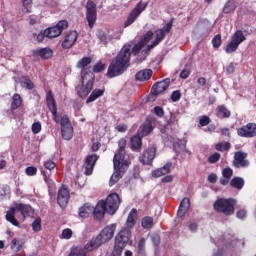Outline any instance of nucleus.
<instances>
[{
  "mask_svg": "<svg viewBox=\"0 0 256 256\" xmlns=\"http://www.w3.org/2000/svg\"><path fill=\"white\" fill-rule=\"evenodd\" d=\"M129 67H131V48L129 46H124L116 57L111 60L106 77H108V79L121 77Z\"/></svg>",
  "mask_w": 256,
  "mask_h": 256,
  "instance_id": "1",
  "label": "nucleus"
},
{
  "mask_svg": "<svg viewBox=\"0 0 256 256\" xmlns=\"http://www.w3.org/2000/svg\"><path fill=\"white\" fill-rule=\"evenodd\" d=\"M115 231H117V224L113 223L105 226L96 237H93L85 244V249H87V251L99 249L101 245H105V243H109V241L113 239Z\"/></svg>",
  "mask_w": 256,
  "mask_h": 256,
  "instance_id": "2",
  "label": "nucleus"
},
{
  "mask_svg": "<svg viewBox=\"0 0 256 256\" xmlns=\"http://www.w3.org/2000/svg\"><path fill=\"white\" fill-rule=\"evenodd\" d=\"M20 213L24 219H27V217H31L33 213H35V210H33V207L29 204L24 203H15L14 207L10 208L6 212V221L8 223H11V225H14V227H19L20 223L17 218H15V213Z\"/></svg>",
  "mask_w": 256,
  "mask_h": 256,
  "instance_id": "3",
  "label": "nucleus"
},
{
  "mask_svg": "<svg viewBox=\"0 0 256 256\" xmlns=\"http://www.w3.org/2000/svg\"><path fill=\"white\" fill-rule=\"evenodd\" d=\"M131 237H133L131 230L129 228H122L115 236L112 256H121L127 245H133Z\"/></svg>",
  "mask_w": 256,
  "mask_h": 256,
  "instance_id": "4",
  "label": "nucleus"
},
{
  "mask_svg": "<svg viewBox=\"0 0 256 256\" xmlns=\"http://www.w3.org/2000/svg\"><path fill=\"white\" fill-rule=\"evenodd\" d=\"M237 200L235 198H218L213 203V209L216 213L225 215V217H231L235 214V207Z\"/></svg>",
  "mask_w": 256,
  "mask_h": 256,
  "instance_id": "5",
  "label": "nucleus"
},
{
  "mask_svg": "<svg viewBox=\"0 0 256 256\" xmlns=\"http://www.w3.org/2000/svg\"><path fill=\"white\" fill-rule=\"evenodd\" d=\"M81 85L76 87L77 95L81 99H85L93 91V85L95 84V75L81 76Z\"/></svg>",
  "mask_w": 256,
  "mask_h": 256,
  "instance_id": "6",
  "label": "nucleus"
},
{
  "mask_svg": "<svg viewBox=\"0 0 256 256\" xmlns=\"http://www.w3.org/2000/svg\"><path fill=\"white\" fill-rule=\"evenodd\" d=\"M113 165L114 173L109 180L110 187H113V185H115L123 177V175H125L129 164L121 160H113Z\"/></svg>",
  "mask_w": 256,
  "mask_h": 256,
  "instance_id": "7",
  "label": "nucleus"
},
{
  "mask_svg": "<svg viewBox=\"0 0 256 256\" xmlns=\"http://www.w3.org/2000/svg\"><path fill=\"white\" fill-rule=\"evenodd\" d=\"M243 41H247V37L243 33V30H236L231 36V41L226 45L225 52L235 53V51L239 49V45H241Z\"/></svg>",
  "mask_w": 256,
  "mask_h": 256,
  "instance_id": "8",
  "label": "nucleus"
},
{
  "mask_svg": "<svg viewBox=\"0 0 256 256\" xmlns=\"http://www.w3.org/2000/svg\"><path fill=\"white\" fill-rule=\"evenodd\" d=\"M149 7V2H144L143 0H140L134 9L129 13L126 21L124 22V27H129L130 25H133L134 21H137L139 18V15L145 11Z\"/></svg>",
  "mask_w": 256,
  "mask_h": 256,
  "instance_id": "9",
  "label": "nucleus"
},
{
  "mask_svg": "<svg viewBox=\"0 0 256 256\" xmlns=\"http://www.w3.org/2000/svg\"><path fill=\"white\" fill-rule=\"evenodd\" d=\"M104 204L107 214L115 215L119 209V206L121 205V198L119 197V194L112 193L106 198V200H104Z\"/></svg>",
  "mask_w": 256,
  "mask_h": 256,
  "instance_id": "10",
  "label": "nucleus"
},
{
  "mask_svg": "<svg viewBox=\"0 0 256 256\" xmlns=\"http://www.w3.org/2000/svg\"><path fill=\"white\" fill-rule=\"evenodd\" d=\"M59 123L62 137L65 139V141H71V139H73V125H71L69 116H67V114L61 116Z\"/></svg>",
  "mask_w": 256,
  "mask_h": 256,
  "instance_id": "11",
  "label": "nucleus"
},
{
  "mask_svg": "<svg viewBox=\"0 0 256 256\" xmlns=\"http://www.w3.org/2000/svg\"><path fill=\"white\" fill-rule=\"evenodd\" d=\"M157 157V144L150 145L139 157L142 165H153V161Z\"/></svg>",
  "mask_w": 256,
  "mask_h": 256,
  "instance_id": "12",
  "label": "nucleus"
},
{
  "mask_svg": "<svg viewBox=\"0 0 256 256\" xmlns=\"http://www.w3.org/2000/svg\"><path fill=\"white\" fill-rule=\"evenodd\" d=\"M46 103L50 113L52 114V119L57 124H59V120L63 115L57 113V102L55 101V96L52 91H48L46 94Z\"/></svg>",
  "mask_w": 256,
  "mask_h": 256,
  "instance_id": "13",
  "label": "nucleus"
},
{
  "mask_svg": "<svg viewBox=\"0 0 256 256\" xmlns=\"http://www.w3.org/2000/svg\"><path fill=\"white\" fill-rule=\"evenodd\" d=\"M68 27L69 22H67V20H60L55 26L45 29L47 38L55 39V37H59Z\"/></svg>",
  "mask_w": 256,
  "mask_h": 256,
  "instance_id": "14",
  "label": "nucleus"
},
{
  "mask_svg": "<svg viewBox=\"0 0 256 256\" xmlns=\"http://www.w3.org/2000/svg\"><path fill=\"white\" fill-rule=\"evenodd\" d=\"M91 63H93V59L89 56H85L77 62L76 67L77 69H81V77H91V75H95L91 72V68H89Z\"/></svg>",
  "mask_w": 256,
  "mask_h": 256,
  "instance_id": "15",
  "label": "nucleus"
},
{
  "mask_svg": "<svg viewBox=\"0 0 256 256\" xmlns=\"http://www.w3.org/2000/svg\"><path fill=\"white\" fill-rule=\"evenodd\" d=\"M86 19L90 29H93L97 21V5L91 0H88L86 5Z\"/></svg>",
  "mask_w": 256,
  "mask_h": 256,
  "instance_id": "16",
  "label": "nucleus"
},
{
  "mask_svg": "<svg viewBox=\"0 0 256 256\" xmlns=\"http://www.w3.org/2000/svg\"><path fill=\"white\" fill-rule=\"evenodd\" d=\"M237 135L238 137L253 139V137H256V123L249 122L246 125L238 128Z\"/></svg>",
  "mask_w": 256,
  "mask_h": 256,
  "instance_id": "17",
  "label": "nucleus"
},
{
  "mask_svg": "<svg viewBox=\"0 0 256 256\" xmlns=\"http://www.w3.org/2000/svg\"><path fill=\"white\" fill-rule=\"evenodd\" d=\"M69 199H71L69 188H67L65 185H62V187L58 190L57 195V203L59 207H61V209H65L69 204Z\"/></svg>",
  "mask_w": 256,
  "mask_h": 256,
  "instance_id": "18",
  "label": "nucleus"
},
{
  "mask_svg": "<svg viewBox=\"0 0 256 256\" xmlns=\"http://www.w3.org/2000/svg\"><path fill=\"white\" fill-rule=\"evenodd\" d=\"M97 161H99V155L97 154H89L86 156L83 165L85 175L89 176L93 174V169H95Z\"/></svg>",
  "mask_w": 256,
  "mask_h": 256,
  "instance_id": "19",
  "label": "nucleus"
},
{
  "mask_svg": "<svg viewBox=\"0 0 256 256\" xmlns=\"http://www.w3.org/2000/svg\"><path fill=\"white\" fill-rule=\"evenodd\" d=\"M170 84H171L170 78H166L163 81L155 83L152 87L151 94L154 95V97H159L161 93H165V91L169 89Z\"/></svg>",
  "mask_w": 256,
  "mask_h": 256,
  "instance_id": "20",
  "label": "nucleus"
},
{
  "mask_svg": "<svg viewBox=\"0 0 256 256\" xmlns=\"http://www.w3.org/2000/svg\"><path fill=\"white\" fill-rule=\"evenodd\" d=\"M154 125L155 122L152 119H146V121L139 127L138 135H140V137H147V135H151L155 129Z\"/></svg>",
  "mask_w": 256,
  "mask_h": 256,
  "instance_id": "21",
  "label": "nucleus"
},
{
  "mask_svg": "<svg viewBox=\"0 0 256 256\" xmlns=\"http://www.w3.org/2000/svg\"><path fill=\"white\" fill-rule=\"evenodd\" d=\"M105 213H107V208L105 207V200H100L96 207H93L92 214L94 219L101 221L105 218Z\"/></svg>",
  "mask_w": 256,
  "mask_h": 256,
  "instance_id": "22",
  "label": "nucleus"
},
{
  "mask_svg": "<svg viewBox=\"0 0 256 256\" xmlns=\"http://www.w3.org/2000/svg\"><path fill=\"white\" fill-rule=\"evenodd\" d=\"M234 167L240 169V167H249V161L247 160V153L236 152L234 155Z\"/></svg>",
  "mask_w": 256,
  "mask_h": 256,
  "instance_id": "23",
  "label": "nucleus"
},
{
  "mask_svg": "<svg viewBox=\"0 0 256 256\" xmlns=\"http://www.w3.org/2000/svg\"><path fill=\"white\" fill-rule=\"evenodd\" d=\"M118 147V151L114 155L113 161L127 162V160H125V147H127V140L125 138H121L118 141Z\"/></svg>",
  "mask_w": 256,
  "mask_h": 256,
  "instance_id": "24",
  "label": "nucleus"
},
{
  "mask_svg": "<svg viewBox=\"0 0 256 256\" xmlns=\"http://www.w3.org/2000/svg\"><path fill=\"white\" fill-rule=\"evenodd\" d=\"M77 37H79V34L77 31H71L69 32L64 41L62 42L63 49H71L72 46L75 45V42L77 41Z\"/></svg>",
  "mask_w": 256,
  "mask_h": 256,
  "instance_id": "25",
  "label": "nucleus"
},
{
  "mask_svg": "<svg viewBox=\"0 0 256 256\" xmlns=\"http://www.w3.org/2000/svg\"><path fill=\"white\" fill-rule=\"evenodd\" d=\"M137 219H138L137 209L133 208L128 214V217L125 222L126 227L124 228L129 229L131 231V229H133V227L137 225Z\"/></svg>",
  "mask_w": 256,
  "mask_h": 256,
  "instance_id": "26",
  "label": "nucleus"
},
{
  "mask_svg": "<svg viewBox=\"0 0 256 256\" xmlns=\"http://www.w3.org/2000/svg\"><path fill=\"white\" fill-rule=\"evenodd\" d=\"M171 167H173V163L168 162L163 167H160L154 171H152V177H163V175H167L171 173Z\"/></svg>",
  "mask_w": 256,
  "mask_h": 256,
  "instance_id": "27",
  "label": "nucleus"
},
{
  "mask_svg": "<svg viewBox=\"0 0 256 256\" xmlns=\"http://www.w3.org/2000/svg\"><path fill=\"white\" fill-rule=\"evenodd\" d=\"M130 147L132 151H141L143 147V137L141 135H134L130 139Z\"/></svg>",
  "mask_w": 256,
  "mask_h": 256,
  "instance_id": "28",
  "label": "nucleus"
},
{
  "mask_svg": "<svg viewBox=\"0 0 256 256\" xmlns=\"http://www.w3.org/2000/svg\"><path fill=\"white\" fill-rule=\"evenodd\" d=\"M153 77V70L151 69H144L140 70L139 72L136 73L135 79L136 81H149Z\"/></svg>",
  "mask_w": 256,
  "mask_h": 256,
  "instance_id": "29",
  "label": "nucleus"
},
{
  "mask_svg": "<svg viewBox=\"0 0 256 256\" xmlns=\"http://www.w3.org/2000/svg\"><path fill=\"white\" fill-rule=\"evenodd\" d=\"M78 215L81 219H87L89 215H93V206L90 203H85L79 208Z\"/></svg>",
  "mask_w": 256,
  "mask_h": 256,
  "instance_id": "30",
  "label": "nucleus"
},
{
  "mask_svg": "<svg viewBox=\"0 0 256 256\" xmlns=\"http://www.w3.org/2000/svg\"><path fill=\"white\" fill-rule=\"evenodd\" d=\"M216 116L218 119H229V117H231V110L225 105H218L216 108Z\"/></svg>",
  "mask_w": 256,
  "mask_h": 256,
  "instance_id": "31",
  "label": "nucleus"
},
{
  "mask_svg": "<svg viewBox=\"0 0 256 256\" xmlns=\"http://www.w3.org/2000/svg\"><path fill=\"white\" fill-rule=\"evenodd\" d=\"M34 55H39L41 59H50L53 57V50L51 48H41L33 51Z\"/></svg>",
  "mask_w": 256,
  "mask_h": 256,
  "instance_id": "32",
  "label": "nucleus"
},
{
  "mask_svg": "<svg viewBox=\"0 0 256 256\" xmlns=\"http://www.w3.org/2000/svg\"><path fill=\"white\" fill-rule=\"evenodd\" d=\"M25 246V240L21 238H13L10 243V249H14L16 253H19L21 249Z\"/></svg>",
  "mask_w": 256,
  "mask_h": 256,
  "instance_id": "33",
  "label": "nucleus"
},
{
  "mask_svg": "<svg viewBox=\"0 0 256 256\" xmlns=\"http://www.w3.org/2000/svg\"><path fill=\"white\" fill-rule=\"evenodd\" d=\"M103 95H105V89H94L86 99V103H93V101H97V99H99V97H103Z\"/></svg>",
  "mask_w": 256,
  "mask_h": 256,
  "instance_id": "34",
  "label": "nucleus"
},
{
  "mask_svg": "<svg viewBox=\"0 0 256 256\" xmlns=\"http://www.w3.org/2000/svg\"><path fill=\"white\" fill-rule=\"evenodd\" d=\"M230 186L233 187V189H238V191H241V189L245 187V180L241 177H234L230 181Z\"/></svg>",
  "mask_w": 256,
  "mask_h": 256,
  "instance_id": "35",
  "label": "nucleus"
},
{
  "mask_svg": "<svg viewBox=\"0 0 256 256\" xmlns=\"http://www.w3.org/2000/svg\"><path fill=\"white\" fill-rule=\"evenodd\" d=\"M21 105H23V99L21 98V95L15 93L12 97L10 109L12 111H16V109H19V107H21Z\"/></svg>",
  "mask_w": 256,
  "mask_h": 256,
  "instance_id": "36",
  "label": "nucleus"
},
{
  "mask_svg": "<svg viewBox=\"0 0 256 256\" xmlns=\"http://www.w3.org/2000/svg\"><path fill=\"white\" fill-rule=\"evenodd\" d=\"M22 5L23 13H31L33 7V0H19Z\"/></svg>",
  "mask_w": 256,
  "mask_h": 256,
  "instance_id": "37",
  "label": "nucleus"
},
{
  "mask_svg": "<svg viewBox=\"0 0 256 256\" xmlns=\"http://www.w3.org/2000/svg\"><path fill=\"white\" fill-rule=\"evenodd\" d=\"M21 84L22 87H25V89H27L28 91L35 89V84H33V81H31V79H29V77L27 76L22 77Z\"/></svg>",
  "mask_w": 256,
  "mask_h": 256,
  "instance_id": "38",
  "label": "nucleus"
},
{
  "mask_svg": "<svg viewBox=\"0 0 256 256\" xmlns=\"http://www.w3.org/2000/svg\"><path fill=\"white\" fill-rule=\"evenodd\" d=\"M236 8H237V5L235 4V0H228L223 8V13L225 14L232 13V11Z\"/></svg>",
  "mask_w": 256,
  "mask_h": 256,
  "instance_id": "39",
  "label": "nucleus"
},
{
  "mask_svg": "<svg viewBox=\"0 0 256 256\" xmlns=\"http://www.w3.org/2000/svg\"><path fill=\"white\" fill-rule=\"evenodd\" d=\"M141 225L143 229H151L153 227V217L145 216L141 220Z\"/></svg>",
  "mask_w": 256,
  "mask_h": 256,
  "instance_id": "40",
  "label": "nucleus"
},
{
  "mask_svg": "<svg viewBox=\"0 0 256 256\" xmlns=\"http://www.w3.org/2000/svg\"><path fill=\"white\" fill-rule=\"evenodd\" d=\"M215 149L216 151H229V149H231V143L229 142H221L215 145Z\"/></svg>",
  "mask_w": 256,
  "mask_h": 256,
  "instance_id": "41",
  "label": "nucleus"
},
{
  "mask_svg": "<svg viewBox=\"0 0 256 256\" xmlns=\"http://www.w3.org/2000/svg\"><path fill=\"white\" fill-rule=\"evenodd\" d=\"M165 39V30L163 29H158L156 30V38H155V44H159L160 42Z\"/></svg>",
  "mask_w": 256,
  "mask_h": 256,
  "instance_id": "42",
  "label": "nucleus"
},
{
  "mask_svg": "<svg viewBox=\"0 0 256 256\" xmlns=\"http://www.w3.org/2000/svg\"><path fill=\"white\" fill-rule=\"evenodd\" d=\"M145 244L146 240L145 238H140L138 242V255H145Z\"/></svg>",
  "mask_w": 256,
  "mask_h": 256,
  "instance_id": "43",
  "label": "nucleus"
},
{
  "mask_svg": "<svg viewBox=\"0 0 256 256\" xmlns=\"http://www.w3.org/2000/svg\"><path fill=\"white\" fill-rule=\"evenodd\" d=\"M93 73H101L102 71H105V63L99 61L97 62L93 68H92Z\"/></svg>",
  "mask_w": 256,
  "mask_h": 256,
  "instance_id": "44",
  "label": "nucleus"
},
{
  "mask_svg": "<svg viewBox=\"0 0 256 256\" xmlns=\"http://www.w3.org/2000/svg\"><path fill=\"white\" fill-rule=\"evenodd\" d=\"M221 43H222L221 35L220 34L215 35L212 39V45L214 49H219L221 47Z\"/></svg>",
  "mask_w": 256,
  "mask_h": 256,
  "instance_id": "45",
  "label": "nucleus"
},
{
  "mask_svg": "<svg viewBox=\"0 0 256 256\" xmlns=\"http://www.w3.org/2000/svg\"><path fill=\"white\" fill-rule=\"evenodd\" d=\"M96 36L99 39V41H101V43H103L104 45H107V34H105V31L98 30Z\"/></svg>",
  "mask_w": 256,
  "mask_h": 256,
  "instance_id": "46",
  "label": "nucleus"
},
{
  "mask_svg": "<svg viewBox=\"0 0 256 256\" xmlns=\"http://www.w3.org/2000/svg\"><path fill=\"white\" fill-rule=\"evenodd\" d=\"M32 229L33 231H35L36 233H38V231H41V218H36L33 223H32Z\"/></svg>",
  "mask_w": 256,
  "mask_h": 256,
  "instance_id": "47",
  "label": "nucleus"
},
{
  "mask_svg": "<svg viewBox=\"0 0 256 256\" xmlns=\"http://www.w3.org/2000/svg\"><path fill=\"white\" fill-rule=\"evenodd\" d=\"M222 176L225 179H231L233 177V169H231L229 167L224 168L222 171Z\"/></svg>",
  "mask_w": 256,
  "mask_h": 256,
  "instance_id": "48",
  "label": "nucleus"
},
{
  "mask_svg": "<svg viewBox=\"0 0 256 256\" xmlns=\"http://www.w3.org/2000/svg\"><path fill=\"white\" fill-rule=\"evenodd\" d=\"M73 237V230L66 228L62 231V239H71Z\"/></svg>",
  "mask_w": 256,
  "mask_h": 256,
  "instance_id": "49",
  "label": "nucleus"
},
{
  "mask_svg": "<svg viewBox=\"0 0 256 256\" xmlns=\"http://www.w3.org/2000/svg\"><path fill=\"white\" fill-rule=\"evenodd\" d=\"M26 175L28 177H33L34 175H37V167L35 166H28L25 170Z\"/></svg>",
  "mask_w": 256,
  "mask_h": 256,
  "instance_id": "50",
  "label": "nucleus"
},
{
  "mask_svg": "<svg viewBox=\"0 0 256 256\" xmlns=\"http://www.w3.org/2000/svg\"><path fill=\"white\" fill-rule=\"evenodd\" d=\"M180 208L186 209L189 211V208L191 207V200L189 198H184L180 203Z\"/></svg>",
  "mask_w": 256,
  "mask_h": 256,
  "instance_id": "51",
  "label": "nucleus"
},
{
  "mask_svg": "<svg viewBox=\"0 0 256 256\" xmlns=\"http://www.w3.org/2000/svg\"><path fill=\"white\" fill-rule=\"evenodd\" d=\"M220 159H221V154L216 152L209 156L208 162L213 164V163H217V161H219Z\"/></svg>",
  "mask_w": 256,
  "mask_h": 256,
  "instance_id": "52",
  "label": "nucleus"
},
{
  "mask_svg": "<svg viewBox=\"0 0 256 256\" xmlns=\"http://www.w3.org/2000/svg\"><path fill=\"white\" fill-rule=\"evenodd\" d=\"M32 133H34V135H37V133H41V122H34L32 124Z\"/></svg>",
  "mask_w": 256,
  "mask_h": 256,
  "instance_id": "53",
  "label": "nucleus"
},
{
  "mask_svg": "<svg viewBox=\"0 0 256 256\" xmlns=\"http://www.w3.org/2000/svg\"><path fill=\"white\" fill-rule=\"evenodd\" d=\"M201 127H207L211 123V118L209 116H202L199 121Z\"/></svg>",
  "mask_w": 256,
  "mask_h": 256,
  "instance_id": "54",
  "label": "nucleus"
},
{
  "mask_svg": "<svg viewBox=\"0 0 256 256\" xmlns=\"http://www.w3.org/2000/svg\"><path fill=\"white\" fill-rule=\"evenodd\" d=\"M171 99L173 101V103H177V101H179V99H181V91L176 90L171 94Z\"/></svg>",
  "mask_w": 256,
  "mask_h": 256,
  "instance_id": "55",
  "label": "nucleus"
},
{
  "mask_svg": "<svg viewBox=\"0 0 256 256\" xmlns=\"http://www.w3.org/2000/svg\"><path fill=\"white\" fill-rule=\"evenodd\" d=\"M56 166L57 165L52 160H47L44 162V167L45 169H48V171H53Z\"/></svg>",
  "mask_w": 256,
  "mask_h": 256,
  "instance_id": "56",
  "label": "nucleus"
},
{
  "mask_svg": "<svg viewBox=\"0 0 256 256\" xmlns=\"http://www.w3.org/2000/svg\"><path fill=\"white\" fill-rule=\"evenodd\" d=\"M154 113L157 117H163L165 115V110H163V107L156 106L154 107Z\"/></svg>",
  "mask_w": 256,
  "mask_h": 256,
  "instance_id": "57",
  "label": "nucleus"
},
{
  "mask_svg": "<svg viewBox=\"0 0 256 256\" xmlns=\"http://www.w3.org/2000/svg\"><path fill=\"white\" fill-rule=\"evenodd\" d=\"M151 241L155 247H159V244L161 243V237L158 234H153L151 236Z\"/></svg>",
  "mask_w": 256,
  "mask_h": 256,
  "instance_id": "58",
  "label": "nucleus"
},
{
  "mask_svg": "<svg viewBox=\"0 0 256 256\" xmlns=\"http://www.w3.org/2000/svg\"><path fill=\"white\" fill-rule=\"evenodd\" d=\"M143 49V42H139L138 44H135L132 48L133 55H137L139 51Z\"/></svg>",
  "mask_w": 256,
  "mask_h": 256,
  "instance_id": "59",
  "label": "nucleus"
},
{
  "mask_svg": "<svg viewBox=\"0 0 256 256\" xmlns=\"http://www.w3.org/2000/svg\"><path fill=\"white\" fill-rule=\"evenodd\" d=\"M238 219H245L247 217V211L245 209L238 210L236 213Z\"/></svg>",
  "mask_w": 256,
  "mask_h": 256,
  "instance_id": "60",
  "label": "nucleus"
},
{
  "mask_svg": "<svg viewBox=\"0 0 256 256\" xmlns=\"http://www.w3.org/2000/svg\"><path fill=\"white\" fill-rule=\"evenodd\" d=\"M189 75H191V70H189V69H183L180 72V78L181 79H187L189 77Z\"/></svg>",
  "mask_w": 256,
  "mask_h": 256,
  "instance_id": "61",
  "label": "nucleus"
},
{
  "mask_svg": "<svg viewBox=\"0 0 256 256\" xmlns=\"http://www.w3.org/2000/svg\"><path fill=\"white\" fill-rule=\"evenodd\" d=\"M45 37H47V32H46V30H44L43 32H40V33L37 35V41H38V43H43Z\"/></svg>",
  "mask_w": 256,
  "mask_h": 256,
  "instance_id": "62",
  "label": "nucleus"
},
{
  "mask_svg": "<svg viewBox=\"0 0 256 256\" xmlns=\"http://www.w3.org/2000/svg\"><path fill=\"white\" fill-rule=\"evenodd\" d=\"M116 130H117L119 133H125V131H127V125H125V124H119V125L116 127Z\"/></svg>",
  "mask_w": 256,
  "mask_h": 256,
  "instance_id": "63",
  "label": "nucleus"
},
{
  "mask_svg": "<svg viewBox=\"0 0 256 256\" xmlns=\"http://www.w3.org/2000/svg\"><path fill=\"white\" fill-rule=\"evenodd\" d=\"M208 181H209V183H217V174L211 173L208 176Z\"/></svg>",
  "mask_w": 256,
  "mask_h": 256,
  "instance_id": "64",
  "label": "nucleus"
}]
</instances>
